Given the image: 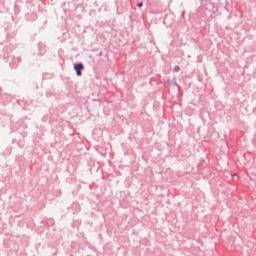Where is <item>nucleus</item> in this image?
Instances as JSON below:
<instances>
[{
  "label": "nucleus",
  "instance_id": "1",
  "mask_svg": "<svg viewBox=\"0 0 256 256\" xmlns=\"http://www.w3.org/2000/svg\"><path fill=\"white\" fill-rule=\"evenodd\" d=\"M74 69H75L78 77H81V75H82L81 71H83V64L82 63L76 64L74 66Z\"/></svg>",
  "mask_w": 256,
  "mask_h": 256
},
{
  "label": "nucleus",
  "instance_id": "2",
  "mask_svg": "<svg viewBox=\"0 0 256 256\" xmlns=\"http://www.w3.org/2000/svg\"><path fill=\"white\" fill-rule=\"evenodd\" d=\"M174 71H175V73H178V71H181V68L179 66H175Z\"/></svg>",
  "mask_w": 256,
  "mask_h": 256
},
{
  "label": "nucleus",
  "instance_id": "3",
  "mask_svg": "<svg viewBox=\"0 0 256 256\" xmlns=\"http://www.w3.org/2000/svg\"><path fill=\"white\" fill-rule=\"evenodd\" d=\"M138 7H143V2L138 3Z\"/></svg>",
  "mask_w": 256,
  "mask_h": 256
}]
</instances>
